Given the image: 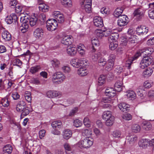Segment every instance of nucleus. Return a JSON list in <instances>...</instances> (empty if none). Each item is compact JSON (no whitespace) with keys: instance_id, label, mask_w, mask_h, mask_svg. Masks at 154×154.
<instances>
[{"instance_id":"nucleus-1","label":"nucleus","mask_w":154,"mask_h":154,"mask_svg":"<svg viewBox=\"0 0 154 154\" xmlns=\"http://www.w3.org/2000/svg\"><path fill=\"white\" fill-rule=\"evenodd\" d=\"M83 133L85 134L87 137L79 142V146L81 148H88L93 143V139L89 136V135H91L92 132L87 129H85L83 131Z\"/></svg>"},{"instance_id":"nucleus-2","label":"nucleus","mask_w":154,"mask_h":154,"mask_svg":"<svg viewBox=\"0 0 154 154\" xmlns=\"http://www.w3.org/2000/svg\"><path fill=\"white\" fill-rule=\"evenodd\" d=\"M66 79V76L61 72H57L52 75L51 81L53 83L56 85L59 84L63 82Z\"/></svg>"},{"instance_id":"nucleus-3","label":"nucleus","mask_w":154,"mask_h":154,"mask_svg":"<svg viewBox=\"0 0 154 154\" xmlns=\"http://www.w3.org/2000/svg\"><path fill=\"white\" fill-rule=\"evenodd\" d=\"M58 23L57 20L54 19H48L46 23V27L48 31H52L57 28Z\"/></svg>"},{"instance_id":"nucleus-4","label":"nucleus","mask_w":154,"mask_h":154,"mask_svg":"<svg viewBox=\"0 0 154 154\" xmlns=\"http://www.w3.org/2000/svg\"><path fill=\"white\" fill-rule=\"evenodd\" d=\"M28 19L26 16L21 17L20 18V21L22 24L20 29L23 33L26 32L29 27Z\"/></svg>"},{"instance_id":"nucleus-5","label":"nucleus","mask_w":154,"mask_h":154,"mask_svg":"<svg viewBox=\"0 0 154 154\" xmlns=\"http://www.w3.org/2000/svg\"><path fill=\"white\" fill-rule=\"evenodd\" d=\"M128 18L125 15L121 16L117 21L118 26L120 27L125 26L128 23Z\"/></svg>"},{"instance_id":"nucleus-6","label":"nucleus","mask_w":154,"mask_h":154,"mask_svg":"<svg viewBox=\"0 0 154 154\" xmlns=\"http://www.w3.org/2000/svg\"><path fill=\"white\" fill-rule=\"evenodd\" d=\"M3 28L0 29V32L2 33V37L5 41H9L11 39V34L7 30Z\"/></svg>"},{"instance_id":"nucleus-7","label":"nucleus","mask_w":154,"mask_h":154,"mask_svg":"<svg viewBox=\"0 0 154 154\" xmlns=\"http://www.w3.org/2000/svg\"><path fill=\"white\" fill-rule=\"evenodd\" d=\"M46 95L47 97L52 98L60 97L61 95V93L57 91L50 90L46 92Z\"/></svg>"},{"instance_id":"nucleus-8","label":"nucleus","mask_w":154,"mask_h":154,"mask_svg":"<svg viewBox=\"0 0 154 154\" xmlns=\"http://www.w3.org/2000/svg\"><path fill=\"white\" fill-rule=\"evenodd\" d=\"M152 50V49L151 48H148L145 51H137L135 54V59L139 56L144 57V55H146L147 56L148 54H152L153 52Z\"/></svg>"},{"instance_id":"nucleus-9","label":"nucleus","mask_w":154,"mask_h":154,"mask_svg":"<svg viewBox=\"0 0 154 154\" xmlns=\"http://www.w3.org/2000/svg\"><path fill=\"white\" fill-rule=\"evenodd\" d=\"M72 38L71 35L64 36L61 40V43L65 45H70L72 43Z\"/></svg>"},{"instance_id":"nucleus-10","label":"nucleus","mask_w":154,"mask_h":154,"mask_svg":"<svg viewBox=\"0 0 154 154\" xmlns=\"http://www.w3.org/2000/svg\"><path fill=\"white\" fill-rule=\"evenodd\" d=\"M44 32L43 29L41 28H36L33 32V35L37 38L42 37L43 35Z\"/></svg>"},{"instance_id":"nucleus-11","label":"nucleus","mask_w":154,"mask_h":154,"mask_svg":"<svg viewBox=\"0 0 154 154\" xmlns=\"http://www.w3.org/2000/svg\"><path fill=\"white\" fill-rule=\"evenodd\" d=\"M94 23L95 26L101 27L103 25V21L102 18L98 16L95 17L94 19Z\"/></svg>"},{"instance_id":"nucleus-12","label":"nucleus","mask_w":154,"mask_h":154,"mask_svg":"<svg viewBox=\"0 0 154 154\" xmlns=\"http://www.w3.org/2000/svg\"><path fill=\"white\" fill-rule=\"evenodd\" d=\"M116 56L114 54H110L108 60V66H107L108 68H112L114 65V62L116 59Z\"/></svg>"},{"instance_id":"nucleus-13","label":"nucleus","mask_w":154,"mask_h":154,"mask_svg":"<svg viewBox=\"0 0 154 154\" xmlns=\"http://www.w3.org/2000/svg\"><path fill=\"white\" fill-rule=\"evenodd\" d=\"M116 91L113 88L107 87L106 89L105 94L106 96L110 97H113L115 96Z\"/></svg>"},{"instance_id":"nucleus-14","label":"nucleus","mask_w":154,"mask_h":154,"mask_svg":"<svg viewBox=\"0 0 154 154\" xmlns=\"http://www.w3.org/2000/svg\"><path fill=\"white\" fill-rule=\"evenodd\" d=\"M82 61L81 59L78 58L73 59L70 61L71 64L75 67L78 68L82 66Z\"/></svg>"},{"instance_id":"nucleus-15","label":"nucleus","mask_w":154,"mask_h":154,"mask_svg":"<svg viewBox=\"0 0 154 154\" xmlns=\"http://www.w3.org/2000/svg\"><path fill=\"white\" fill-rule=\"evenodd\" d=\"M143 10L139 8L135 10V19L137 20H140L143 16Z\"/></svg>"},{"instance_id":"nucleus-16","label":"nucleus","mask_w":154,"mask_h":154,"mask_svg":"<svg viewBox=\"0 0 154 154\" xmlns=\"http://www.w3.org/2000/svg\"><path fill=\"white\" fill-rule=\"evenodd\" d=\"M39 2V0H38L39 10L43 12H47L49 9V6L43 3L42 1H41V2Z\"/></svg>"},{"instance_id":"nucleus-17","label":"nucleus","mask_w":154,"mask_h":154,"mask_svg":"<svg viewBox=\"0 0 154 154\" xmlns=\"http://www.w3.org/2000/svg\"><path fill=\"white\" fill-rule=\"evenodd\" d=\"M148 144V139H142L140 140L138 142L139 146L143 148H146Z\"/></svg>"},{"instance_id":"nucleus-18","label":"nucleus","mask_w":154,"mask_h":154,"mask_svg":"<svg viewBox=\"0 0 154 154\" xmlns=\"http://www.w3.org/2000/svg\"><path fill=\"white\" fill-rule=\"evenodd\" d=\"M66 51L67 54L71 56L75 55L77 53L76 48L71 46L68 47Z\"/></svg>"},{"instance_id":"nucleus-19","label":"nucleus","mask_w":154,"mask_h":154,"mask_svg":"<svg viewBox=\"0 0 154 154\" xmlns=\"http://www.w3.org/2000/svg\"><path fill=\"white\" fill-rule=\"evenodd\" d=\"M118 107L123 112H125L129 109L130 106L128 104L123 103L119 104Z\"/></svg>"},{"instance_id":"nucleus-20","label":"nucleus","mask_w":154,"mask_h":154,"mask_svg":"<svg viewBox=\"0 0 154 154\" xmlns=\"http://www.w3.org/2000/svg\"><path fill=\"white\" fill-rule=\"evenodd\" d=\"M115 90L118 92L121 91L123 88V83L122 81H117L115 84Z\"/></svg>"},{"instance_id":"nucleus-21","label":"nucleus","mask_w":154,"mask_h":154,"mask_svg":"<svg viewBox=\"0 0 154 154\" xmlns=\"http://www.w3.org/2000/svg\"><path fill=\"white\" fill-rule=\"evenodd\" d=\"M52 66L54 69H58L60 65V63L59 60L54 58L51 61Z\"/></svg>"},{"instance_id":"nucleus-22","label":"nucleus","mask_w":154,"mask_h":154,"mask_svg":"<svg viewBox=\"0 0 154 154\" xmlns=\"http://www.w3.org/2000/svg\"><path fill=\"white\" fill-rule=\"evenodd\" d=\"M72 134V132L70 130L65 129L63 132V136L64 139L68 140L71 137Z\"/></svg>"},{"instance_id":"nucleus-23","label":"nucleus","mask_w":154,"mask_h":154,"mask_svg":"<svg viewBox=\"0 0 154 154\" xmlns=\"http://www.w3.org/2000/svg\"><path fill=\"white\" fill-rule=\"evenodd\" d=\"M153 71L152 68L148 67L143 72V76L144 77H149L152 74Z\"/></svg>"},{"instance_id":"nucleus-24","label":"nucleus","mask_w":154,"mask_h":154,"mask_svg":"<svg viewBox=\"0 0 154 154\" xmlns=\"http://www.w3.org/2000/svg\"><path fill=\"white\" fill-rule=\"evenodd\" d=\"M41 67L39 65H35L31 67L29 72L32 74H35L38 72L41 69Z\"/></svg>"},{"instance_id":"nucleus-25","label":"nucleus","mask_w":154,"mask_h":154,"mask_svg":"<svg viewBox=\"0 0 154 154\" xmlns=\"http://www.w3.org/2000/svg\"><path fill=\"white\" fill-rule=\"evenodd\" d=\"M113 116H114L112 115V112L110 111H105L103 113L102 118L103 119L105 120L109 119Z\"/></svg>"},{"instance_id":"nucleus-26","label":"nucleus","mask_w":154,"mask_h":154,"mask_svg":"<svg viewBox=\"0 0 154 154\" xmlns=\"http://www.w3.org/2000/svg\"><path fill=\"white\" fill-rule=\"evenodd\" d=\"M77 73L80 76H85L88 74V71L85 67H81L78 69Z\"/></svg>"},{"instance_id":"nucleus-27","label":"nucleus","mask_w":154,"mask_h":154,"mask_svg":"<svg viewBox=\"0 0 154 154\" xmlns=\"http://www.w3.org/2000/svg\"><path fill=\"white\" fill-rule=\"evenodd\" d=\"M38 18L34 16L28 19V24L29 23L31 26H35L37 23Z\"/></svg>"},{"instance_id":"nucleus-28","label":"nucleus","mask_w":154,"mask_h":154,"mask_svg":"<svg viewBox=\"0 0 154 154\" xmlns=\"http://www.w3.org/2000/svg\"><path fill=\"white\" fill-rule=\"evenodd\" d=\"M128 32L130 34L129 37L128 41L132 43H135V36L134 35V31L131 29H129Z\"/></svg>"},{"instance_id":"nucleus-29","label":"nucleus","mask_w":154,"mask_h":154,"mask_svg":"<svg viewBox=\"0 0 154 154\" xmlns=\"http://www.w3.org/2000/svg\"><path fill=\"white\" fill-rule=\"evenodd\" d=\"M103 101L104 103H107V106L106 107H109L114 102V100L110 97H104L103 99Z\"/></svg>"},{"instance_id":"nucleus-30","label":"nucleus","mask_w":154,"mask_h":154,"mask_svg":"<svg viewBox=\"0 0 154 154\" xmlns=\"http://www.w3.org/2000/svg\"><path fill=\"white\" fill-rule=\"evenodd\" d=\"M26 105L25 102L23 101H20L17 105L16 110L18 112H21L23 109L24 107Z\"/></svg>"},{"instance_id":"nucleus-31","label":"nucleus","mask_w":154,"mask_h":154,"mask_svg":"<svg viewBox=\"0 0 154 154\" xmlns=\"http://www.w3.org/2000/svg\"><path fill=\"white\" fill-rule=\"evenodd\" d=\"M103 30L102 29H97L94 31V34L99 38H101L103 37Z\"/></svg>"},{"instance_id":"nucleus-32","label":"nucleus","mask_w":154,"mask_h":154,"mask_svg":"<svg viewBox=\"0 0 154 154\" xmlns=\"http://www.w3.org/2000/svg\"><path fill=\"white\" fill-rule=\"evenodd\" d=\"M16 18V16L15 15L13 14L12 15H10L8 16L5 19V21L8 24H11L14 21H15V18Z\"/></svg>"},{"instance_id":"nucleus-33","label":"nucleus","mask_w":154,"mask_h":154,"mask_svg":"<svg viewBox=\"0 0 154 154\" xmlns=\"http://www.w3.org/2000/svg\"><path fill=\"white\" fill-rule=\"evenodd\" d=\"M123 11V8H117L114 12L113 15L114 16L116 17H120L122 16L121 14L122 13Z\"/></svg>"},{"instance_id":"nucleus-34","label":"nucleus","mask_w":154,"mask_h":154,"mask_svg":"<svg viewBox=\"0 0 154 154\" xmlns=\"http://www.w3.org/2000/svg\"><path fill=\"white\" fill-rule=\"evenodd\" d=\"M126 96L130 100H134L135 92L132 90H128L127 91Z\"/></svg>"},{"instance_id":"nucleus-35","label":"nucleus","mask_w":154,"mask_h":154,"mask_svg":"<svg viewBox=\"0 0 154 154\" xmlns=\"http://www.w3.org/2000/svg\"><path fill=\"white\" fill-rule=\"evenodd\" d=\"M85 0H83L81 3L82 7L85 9V11L88 13H90L91 10V5H84Z\"/></svg>"},{"instance_id":"nucleus-36","label":"nucleus","mask_w":154,"mask_h":154,"mask_svg":"<svg viewBox=\"0 0 154 154\" xmlns=\"http://www.w3.org/2000/svg\"><path fill=\"white\" fill-rule=\"evenodd\" d=\"M3 151L5 153L10 154L12 151V147L11 145L7 144L3 147Z\"/></svg>"},{"instance_id":"nucleus-37","label":"nucleus","mask_w":154,"mask_h":154,"mask_svg":"<svg viewBox=\"0 0 154 154\" xmlns=\"http://www.w3.org/2000/svg\"><path fill=\"white\" fill-rule=\"evenodd\" d=\"M21 111L22 112L20 116V118L23 119L24 116L28 115L30 111L29 110L27 107L24 108Z\"/></svg>"},{"instance_id":"nucleus-38","label":"nucleus","mask_w":154,"mask_h":154,"mask_svg":"<svg viewBox=\"0 0 154 154\" xmlns=\"http://www.w3.org/2000/svg\"><path fill=\"white\" fill-rule=\"evenodd\" d=\"M137 93L138 96H140V97H142V98H143L144 97L146 91L143 89L139 88L137 89Z\"/></svg>"},{"instance_id":"nucleus-39","label":"nucleus","mask_w":154,"mask_h":154,"mask_svg":"<svg viewBox=\"0 0 154 154\" xmlns=\"http://www.w3.org/2000/svg\"><path fill=\"white\" fill-rule=\"evenodd\" d=\"M118 35L117 33L114 34L112 33L108 36V40L110 43L112 42L115 41L116 39L117 38Z\"/></svg>"},{"instance_id":"nucleus-40","label":"nucleus","mask_w":154,"mask_h":154,"mask_svg":"<svg viewBox=\"0 0 154 154\" xmlns=\"http://www.w3.org/2000/svg\"><path fill=\"white\" fill-rule=\"evenodd\" d=\"M115 118L114 116L106 120L105 124L107 126H112L113 124Z\"/></svg>"},{"instance_id":"nucleus-41","label":"nucleus","mask_w":154,"mask_h":154,"mask_svg":"<svg viewBox=\"0 0 154 154\" xmlns=\"http://www.w3.org/2000/svg\"><path fill=\"white\" fill-rule=\"evenodd\" d=\"M1 103L3 106L7 107L9 105V101L7 97H5L2 99Z\"/></svg>"},{"instance_id":"nucleus-42","label":"nucleus","mask_w":154,"mask_h":154,"mask_svg":"<svg viewBox=\"0 0 154 154\" xmlns=\"http://www.w3.org/2000/svg\"><path fill=\"white\" fill-rule=\"evenodd\" d=\"M60 2L65 6L70 7L72 5V2L70 0H60Z\"/></svg>"},{"instance_id":"nucleus-43","label":"nucleus","mask_w":154,"mask_h":154,"mask_svg":"<svg viewBox=\"0 0 154 154\" xmlns=\"http://www.w3.org/2000/svg\"><path fill=\"white\" fill-rule=\"evenodd\" d=\"M51 126L53 128H60L62 126V124L61 121H58L52 122Z\"/></svg>"},{"instance_id":"nucleus-44","label":"nucleus","mask_w":154,"mask_h":154,"mask_svg":"<svg viewBox=\"0 0 154 154\" xmlns=\"http://www.w3.org/2000/svg\"><path fill=\"white\" fill-rule=\"evenodd\" d=\"M24 97L26 100L28 102L31 103L32 100L31 93L29 91H26L25 92Z\"/></svg>"},{"instance_id":"nucleus-45","label":"nucleus","mask_w":154,"mask_h":154,"mask_svg":"<svg viewBox=\"0 0 154 154\" xmlns=\"http://www.w3.org/2000/svg\"><path fill=\"white\" fill-rule=\"evenodd\" d=\"M143 57V58L142 60L144 62H146V63L149 65L153 61L151 57H150L147 56H144Z\"/></svg>"},{"instance_id":"nucleus-46","label":"nucleus","mask_w":154,"mask_h":154,"mask_svg":"<svg viewBox=\"0 0 154 154\" xmlns=\"http://www.w3.org/2000/svg\"><path fill=\"white\" fill-rule=\"evenodd\" d=\"M106 77L103 75H101L98 78V84L99 85H102L105 82Z\"/></svg>"},{"instance_id":"nucleus-47","label":"nucleus","mask_w":154,"mask_h":154,"mask_svg":"<svg viewBox=\"0 0 154 154\" xmlns=\"http://www.w3.org/2000/svg\"><path fill=\"white\" fill-rule=\"evenodd\" d=\"M106 63V60L104 58H100L98 60V64L100 66H105Z\"/></svg>"},{"instance_id":"nucleus-48","label":"nucleus","mask_w":154,"mask_h":154,"mask_svg":"<svg viewBox=\"0 0 154 154\" xmlns=\"http://www.w3.org/2000/svg\"><path fill=\"white\" fill-rule=\"evenodd\" d=\"M118 46V45L115 41L111 42L109 45L110 49L112 50H114Z\"/></svg>"},{"instance_id":"nucleus-49","label":"nucleus","mask_w":154,"mask_h":154,"mask_svg":"<svg viewBox=\"0 0 154 154\" xmlns=\"http://www.w3.org/2000/svg\"><path fill=\"white\" fill-rule=\"evenodd\" d=\"M78 51L82 55L85 54V47L83 45H81L78 47Z\"/></svg>"},{"instance_id":"nucleus-50","label":"nucleus","mask_w":154,"mask_h":154,"mask_svg":"<svg viewBox=\"0 0 154 154\" xmlns=\"http://www.w3.org/2000/svg\"><path fill=\"white\" fill-rule=\"evenodd\" d=\"M82 125V122L78 119H75L74 121L73 125L76 127L81 126Z\"/></svg>"},{"instance_id":"nucleus-51","label":"nucleus","mask_w":154,"mask_h":154,"mask_svg":"<svg viewBox=\"0 0 154 154\" xmlns=\"http://www.w3.org/2000/svg\"><path fill=\"white\" fill-rule=\"evenodd\" d=\"M143 128L146 131H148L151 128L152 126L149 123H143Z\"/></svg>"},{"instance_id":"nucleus-52","label":"nucleus","mask_w":154,"mask_h":154,"mask_svg":"<svg viewBox=\"0 0 154 154\" xmlns=\"http://www.w3.org/2000/svg\"><path fill=\"white\" fill-rule=\"evenodd\" d=\"M62 70L65 73H69L71 71V69L68 65H65L62 67Z\"/></svg>"},{"instance_id":"nucleus-53","label":"nucleus","mask_w":154,"mask_h":154,"mask_svg":"<svg viewBox=\"0 0 154 154\" xmlns=\"http://www.w3.org/2000/svg\"><path fill=\"white\" fill-rule=\"evenodd\" d=\"M104 36H108L112 33V31L109 29H103Z\"/></svg>"},{"instance_id":"nucleus-54","label":"nucleus","mask_w":154,"mask_h":154,"mask_svg":"<svg viewBox=\"0 0 154 154\" xmlns=\"http://www.w3.org/2000/svg\"><path fill=\"white\" fill-rule=\"evenodd\" d=\"M134 58L133 57L131 59H129L126 61L125 63V66L128 67V69L130 68V66L131 65L133 61L134 60Z\"/></svg>"},{"instance_id":"nucleus-55","label":"nucleus","mask_w":154,"mask_h":154,"mask_svg":"<svg viewBox=\"0 0 154 154\" xmlns=\"http://www.w3.org/2000/svg\"><path fill=\"white\" fill-rule=\"evenodd\" d=\"M84 125L87 127H90L91 125V122L87 117L85 118L83 120Z\"/></svg>"},{"instance_id":"nucleus-56","label":"nucleus","mask_w":154,"mask_h":154,"mask_svg":"<svg viewBox=\"0 0 154 154\" xmlns=\"http://www.w3.org/2000/svg\"><path fill=\"white\" fill-rule=\"evenodd\" d=\"M22 64V62L20 60L16 58L13 61L14 65L18 66H20Z\"/></svg>"},{"instance_id":"nucleus-57","label":"nucleus","mask_w":154,"mask_h":154,"mask_svg":"<svg viewBox=\"0 0 154 154\" xmlns=\"http://www.w3.org/2000/svg\"><path fill=\"white\" fill-rule=\"evenodd\" d=\"M56 19L58 21L59 23H62L64 20V16L62 14H61L59 15V17L58 16Z\"/></svg>"},{"instance_id":"nucleus-58","label":"nucleus","mask_w":154,"mask_h":154,"mask_svg":"<svg viewBox=\"0 0 154 154\" xmlns=\"http://www.w3.org/2000/svg\"><path fill=\"white\" fill-rule=\"evenodd\" d=\"M123 71L122 67L119 66H117L114 70L115 73L119 75Z\"/></svg>"},{"instance_id":"nucleus-59","label":"nucleus","mask_w":154,"mask_h":154,"mask_svg":"<svg viewBox=\"0 0 154 154\" xmlns=\"http://www.w3.org/2000/svg\"><path fill=\"white\" fill-rule=\"evenodd\" d=\"M16 0H11L9 3L10 6L12 8H14L17 4Z\"/></svg>"},{"instance_id":"nucleus-60","label":"nucleus","mask_w":154,"mask_h":154,"mask_svg":"<svg viewBox=\"0 0 154 154\" xmlns=\"http://www.w3.org/2000/svg\"><path fill=\"white\" fill-rule=\"evenodd\" d=\"M149 65L147 64L146 62H144L142 60L139 65L140 68L142 69H143L145 67L148 66Z\"/></svg>"},{"instance_id":"nucleus-61","label":"nucleus","mask_w":154,"mask_h":154,"mask_svg":"<svg viewBox=\"0 0 154 154\" xmlns=\"http://www.w3.org/2000/svg\"><path fill=\"white\" fill-rule=\"evenodd\" d=\"M123 119L126 120H130L131 119V116L129 113H125L123 115Z\"/></svg>"},{"instance_id":"nucleus-62","label":"nucleus","mask_w":154,"mask_h":154,"mask_svg":"<svg viewBox=\"0 0 154 154\" xmlns=\"http://www.w3.org/2000/svg\"><path fill=\"white\" fill-rule=\"evenodd\" d=\"M46 131L45 130L42 129L39 131V138L41 139H42L45 135Z\"/></svg>"},{"instance_id":"nucleus-63","label":"nucleus","mask_w":154,"mask_h":154,"mask_svg":"<svg viewBox=\"0 0 154 154\" xmlns=\"http://www.w3.org/2000/svg\"><path fill=\"white\" fill-rule=\"evenodd\" d=\"M78 111V108L77 107H75L71 110L69 113V116H74L75 114Z\"/></svg>"},{"instance_id":"nucleus-64","label":"nucleus","mask_w":154,"mask_h":154,"mask_svg":"<svg viewBox=\"0 0 154 154\" xmlns=\"http://www.w3.org/2000/svg\"><path fill=\"white\" fill-rule=\"evenodd\" d=\"M63 146L66 151H71V147L68 143H65L64 144Z\"/></svg>"}]
</instances>
